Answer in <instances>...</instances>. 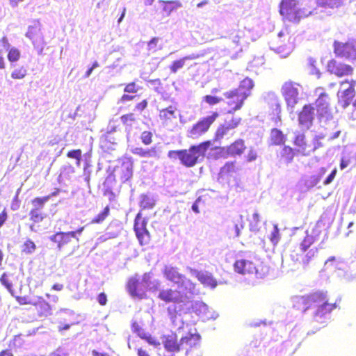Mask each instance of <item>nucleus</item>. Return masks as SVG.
<instances>
[{
	"label": "nucleus",
	"mask_w": 356,
	"mask_h": 356,
	"mask_svg": "<svg viewBox=\"0 0 356 356\" xmlns=\"http://www.w3.org/2000/svg\"><path fill=\"white\" fill-rule=\"evenodd\" d=\"M270 140L273 144L279 145L285 143V136L281 130L275 128L270 131Z\"/></svg>",
	"instance_id": "nucleus-33"
},
{
	"label": "nucleus",
	"mask_w": 356,
	"mask_h": 356,
	"mask_svg": "<svg viewBox=\"0 0 356 356\" xmlns=\"http://www.w3.org/2000/svg\"><path fill=\"white\" fill-rule=\"evenodd\" d=\"M297 0H282L280 3V13L284 22L298 24L300 22L312 14V11H306L297 8Z\"/></svg>",
	"instance_id": "nucleus-3"
},
{
	"label": "nucleus",
	"mask_w": 356,
	"mask_h": 356,
	"mask_svg": "<svg viewBox=\"0 0 356 356\" xmlns=\"http://www.w3.org/2000/svg\"><path fill=\"white\" fill-rule=\"evenodd\" d=\"M139 88L136 86V81L128 83L124 88V92L127 93H136Z\"/></svg>",
	"instance_id": "nucleus-52"
},
{
	"label": "nucleus",
	"mask_w": 356,
	"mask_h": 356,
	"mask_svg": "<svg viewBox=\"0 0 356 356\" xmlns=\"http://www.w3.org/2000/svg\"><path fill=\"white\" fill-rule=\"evenodd\" d=\"M316 292L294 298L293 307L298 310L305 312L315 305Z\"/></svg>",
	"instance_id": "nucleus-19"
},
{
	"label": "nucleus",
	"mask_w": 356,
	"mask_h": 356,
	"mask_svg": "<svg viewBox=\"0 0 356 356\" xmlns=\"http://www.w3.org/2000/svg\"><path fill=\"white\" fill-rule=\"evenodd\" d=\"M131 152L142 158H155L159 159V151L157 147H152L151 148L145 149L143 147H135Z\"/></svg>",
	"instance_id": "nucleus-25"
},
{
	"label": "nucleus",
	"mask_w": 356,
	"mask_h": 356,
	"mask_svg": "<svg viewBox=\"0 0 356 356\" xmlns=\"http://www.w3.org/2000/svg\"><path fill=\"white\" fill-rule=\"evenodd\" d=\"M327 71L338 78H342L352 76L354 68L349 64L332 58L327 62Z\"/></svg>",
	"instance_id": "nucleus-11"
},
{
	"label": "nucleus",
	"mask_w": 356,
	"mask_h": 356,
	"mask_svg": "<svg viewBox=\"0 0 356 356\" xmlns=\"http://www.w3.org/2000/svg\"><path fill=\"white\" fill-rule=\"evenodd\" d=\"M219 115L220 114L218 111H213L210 115L200 119L189 130L190 136L193 138H197L204 134L218 118Z\"/></svg>",
	"instance_id": "nucleus-10"
},
{
	"label": "nucleus",
	"mask_w": 356,
	"mask_h": 356,
	"mask_svg": "<svg viewBox=\"0 0 356 356\" xmlns=\"http://www.w3.org/2000/svg\"><path fill=\"white\" fill-rule=\"evenodd\" d=\"M134 230L141 245L149 243L150 241V234L147 229V220L142 219L140 213L136 215L134 219Z\"/></svg>",
	"instance_id": "nucleus-14"
},
{
	"label": "nucleus",
	"mask_w": 356,
	"mask_h": 356,
	"mask_svg": "<svg viewBox=\"0 0 356 356\" xmlns=\"http://www.w3.org/2000/svg\"><path fill=\"white\" fill-rule=\"evenodd\" d=\"M316 4L321 8H335L342 6L341 0H316Z\"/></svg>",
	"instance_id": "nucleus-36"
},
{
	"label": "nucleus",
	"mask_w": 356,
	"mask_h": 356,
	"mask_svg": "<svg viewBox=\"0 0 356 356\" xmlns=\"http://www.w3.org/2000/svg\"><path fill=\"white\" fill-rule=\"evenodd\" d=\"M257 153L255 149L250 148L248 151V154L245 156V159L248 162H252L257 159Z\"/></svg>",
	"instance_id": "nucleus-56"
},
{
	"label": "nucleus",
	"mask_w": 356,
	"mask_h": 356,
	"mask_svg": "<svg viewBox=\"0 0 356 356\" xmlns=\"http://www.w3.org/2000/svg\"><path fill=\"white\" fill-rule=\"evenodd\" d=\"M315 241V237L307 232L306 235L300 243L299 248L300 252L302 253L306 252L302 259V262L304 265H308L318 252V249L316 248L309 249Z\"/></svg>",
	"instance_id": "nucleus-13"
},
{
	"label": "nucleus",
	"mask_w": 356,
	"mask_h": 356,
	"mask_svg": "<svg viewBox=\"0 0 356 356\" xmlns=\"http://www.w3.org/2000/svg\"><path fill=\"white\" fill-rule=\"evenodd\" d=\"M163 346L165 350L169 352H179L182 350L181 341L177 342V339L174 335L167 336L163 341Z\"/></svg>",
	"instance_id": "nucleus-29"
},
{
	"label": "nucleus",
	"mask_w": 356,
	"mask_h": 356,
	"mask_svg": "<svg viewBox=\"0 0 356 356\" xmlns=\"http://www.w3.org/2000/svg\"><path fill=\"white\" fill-rule=\"evenodd\" d=\"M163 101H169L171 104L165 108L159 110V118L164 124H169L177 118L178 111L177 104L173 99H163Z\"/></svg>",
	"instance_id": "nucleus-18"
},
{
	"label": "nucleus",
	"mask_w": 356,
	"mask_h": 356,
	"mask_svg": "<svg viewBox=\"0 0 356 356\" xmlns=\"http://www.w3.org/2000/svg\"><path fill=\"white\" fill-rule=\"evenodd\" d=\"M98 302L104 306L107 302V296L104 293H100L97 296Z\"/></svg>",
	"instance_id": "nucleus-64"
},
{
	"label": "nucleus",
	"mask_w": 356,
	"mask_h": 356,
	"mask_svg": "<svg viewBox=\"0 0 356 356\" xmlns=\"http://www.w3.org/2000/svg\"><path fill=\"white\" fill-rule=\"evenodd\" d=\"M75 238V232H56L52 235L50 240L57 244L59 250H61L65 246L67 245L72 242V239Z\"/></svg>",
	"instance_id": "nucleus-22"
},
{
	"label": "nucleus",
	"mask_w": 356,
	"mask_h": 356,
	"mask_svg": "<svg viewBox=\"0 0 356 356\" xmlns=\"http://www.w3.org/2000/svg\"><path fill=\"white\" fill-rule=\"evenodd\" d=\"M28 74L27 69L25 66L22 65L17 67H14L12 70L10 76L15 80H21L24 79Z\"/></svg>",
	"instance_id": "nucleus-37"
},
{
	"label": "nucleus",
	"mask_w": 356,
	"mask_h": 356,
	"mask_svg": "<svg viewBox=\"0 0 356 356\" xmlns=\"http://www.w3.org/2000/svg\"><path fill=\"white\" fill-rule=\"evenodd\" d=\"M0 282L9 291V292L12 293V284L6 273H3L1 275Z\"/></svg>",
	"instance_id": "nucleus-53"
},
{
	"label": "nucleus",
	"mask_w": 356,
	"mask_h": 356,
	"mask_svg": "<svg viewBox=\"0 0 356 356\" xmlns=\"http://www.w3.org/2000/svg\"><path fill=\"white\" fill-rule=\"evenodd\" d=\"M238 167L236 161H227L220 169L218 178L222 180L229 179L237 172Z\"/></svg>",
	"instance_id": "nucleus-23"
},
{
	"label": "nucleus",
	"mask_w": 356,
	"mask_h": 356,
	"mask_svg": "<svg viewBox=\"0 0 356 356\" xmlns=\"http://www.w3.org/2000/svg\"><path fill=\"white\" fill-rule=\"evenodd\" d=\"M8 219V213L6 209H3V211L0 213V227L3 226V225L6 222Z\"/></svg>",
	"instance_id": "nucleus-63"
},
{
	"label": "nucleus",
	"mask_w": 356,
	"mask_h": 356,
	"mask_svg": "<svg viewBox=\"0 0 356 356\" xmlns=\"http://www.w3.org/2000/svg\"><path fill=\"white\" fill-rule=\"evenodd\" d=\"M49 200V197H37L31 200L33 209H37L42 211L44 204Z\"/></svg>",
	"instance_id": "nucleus-45"
},
{
	"label": "nucleus",
	"mask_w": 356,
	"mask_h": 356,
	"mask_svg": "<svg viewBox=\"0 0 356 356\" xmlns=\"http://www.w3.org/2000/svg\"><path fill=\"white\" fill-rule=\"evenodd\" d=\"M323 138V136H316L314 139V144L312 145L307 142L304 133L296 132L293 140V145L295 147L294 149L297 154L308 156L316 149L323 146L320 142V140Z\"/></svg>",
	"instance_id": "nucleus-4"
},
{
	"label": "nucleus",
	"mask_w": 356,
	"mask_h": 356,
	"mask_svg": "<svg viewBox=\"0 0 356 356\" xmlns=\"http://www.w3.org/2000/svg\"><path fill=\"white\" fill-rule=\"evenodd\" d=\"M296 152L294 149L291 147L290 146H284L282 148V152H281V159L286 163H291L295 155Z\"/></svg>",
	"instance_id": "nucleus-34"
},
{
	"label": "nucleus",
	"mask_w": 356,
	"mask_h": 356,
	"mask_svg": "<svg viewBox=\"0 0 356 356\" xmlns=\"http://www.w3.org/2000/svg\"><path fill=\"white\" fill-rule=\"evenodd\" d=\"M241 118L239 117L232 116L229 120H225L222 124L233 130L241 124Z\"/></svg>",
	"instance_id": "nucleus-44"
},
{
	"label": "nucleus",
	"mask_w": 356,
	"mask_h": 356,
	"mask_svg": "<svg viewBox=\"0 0 356 356\" xmlns=\"http://www.w3.org/2000/svg\"><path fill=\"white\" fill-rule=\"evenodd\" d=\"M191 58L190 56H185L182 58H180L179 60H176L172 62L171 65L170 66V70L172 73L175 74L177 72V71L182 68L185 64V61L186 60L191 59Z\"/></svg>",
	"instance_id": "nucleus-40"
},
{
	"label": "nucleus",
	"mask_w": 356,
	"mask_h": 356,
	"mask_svg": "<svg viewBox=\"0 0 356 356\" xmlns=\"http://www.w3.org/2000/svg\"><path fill=\"white\" fill-rule=\"evenodd\" d=\"M317 116L319 119L330 115V97L328 94L321 92L315 101Z\"/></svg>",
	"instance_id": "nucleus-16"
},
{
	"label": "nucleus",
	"mask_w": 356,
	"mask_h": 356,
	"mask_svg": "<svg viewBox=\"0 0 356 356\" xmlns=\"http://www.w3.org/2000/svg\"><path fill=\"white\" fill-rule=\"evenodd\" d=\"M211 145L210 140H206L193 145L188 149L170 150L168 152V156L170 159L177 158L181 165L186 168H192L204 159Z\"/></svg>",
	"instance_id": "nucleus-2"
},
{
	"label": "nucleus",
	"mask_w": 356,
	"mask_h": 356,
	"mask_svg": "<svg viewBox=\"0 0 356 356\" xmlns=\"http://www.w3.org/2000/svg\"><path fill=\"white\" fill-rule=\"evenodd\" d=\"M147 105H148V102L147 99H143V101H141L140 102L138 103L136 106H135V109L140 111V112H143L145 109L147 108Z\"/></svg>",
	"instance_id": "nucleus-58"
},
{
	"label": "nucleus",
	"mask_w": 356,
	"mask_h": 356,
	"mask_svg": "<svg viewBox=\"0 0 356 356\" xmlns=\"http://www.w3.org/2000/svg\"><path fill=\"white\" fill-rule=\"evenodd\" d=\"M127 289L132 297L143 298L144 292L140 289V282L136 277H131L127 282Z\"/></svg>",
	"instance_id": "nucleus-28"
},
{
	"label": "nucleus",
	"mask_w": 356,
	"mask_h": 356,
	"mask_svg": "<svg viewBox=\"0 0 356 356\" xmlns=\"http://www.w3.org/2000/svg\"><path fill=\"white\" fill-rule=\"evenodd\" d=\"M163 274L166 280L176 284L179 287H184L190 290L195 288V284L180 273L175 267L165 266L163 270Z\"/></svg>",
	"instance_id": "nucleus-8"
},
{
	"label": "nucleus",
	"mask_w": 356,
	"mask_h": 356,
	"mask_svg": "<svg viewBox=\"0 0 356 356\" xmlns=\"http://www.w3.org/2000/svg\"><path fill=\"white\" fill-rule=\"evenodd\" d=\"M158 298L165 303L174 304L172 307L167 308L168 314L172 321H175L181 312L200 315L207 309L205 304L190 300L185 293L177 289H163L160 291Z\"/></svg>",
	"instance_id": "nucleus-1"
},
{
	"label": "nucleus",
	"mask_w": 356,
	"mask_h": 356,
	"mask_svg": "<svg viewBox=\"0 0 356 356\" xmlns=\"http://www.w3.org/2000/svg\"><path fill=\"white\" fill-rule=\"evenodd\" d=\"M32 305L39 316L47 317L51 314V307L49 302L41 296L34 297Z\"/></svg>",
	"instance_id": "nucleus-21"
},
{
	"label": "nucleus",
	"mask_w": 356,
	"mask_h": 356,
	"mask_svg": "<svg viewBox=\"0 0 356 356\" xmlns=\"http://www.w3.org/2000/svg\"><path fill=\"white\" fill-rule=\"evenodd\" d=\"M0 42L2 44V47L1 48L3 49V51L8 50L9 48H10V44L8 42V38L6 36H3L1 38Z\"/></svg>",
	"instance_id": "nucleus-62"
},
{
	"label": "nucleus",
	"mask_w": 356,
	"mask_h": 356,
	"mask_svg": "<svg viewBox=\"0 0 356 356\" xmlns=\"http://www.w3.org/2000/svg\"><path fill=\"white\" fill-rule=\"evenodd\" d=\"M161 13L163 15L169 16L174 10L181 7L179 1H159Z\"/></svg>",
	"instance_id": "nucleus-27"
},
{
	"label": "nucleus",
	"mask_w": 356,
	"mask_h": 356,
	"mask_svg": "<svg viewBox=\"0 0 356 356\" xmlns=\"http://www.w3.org/2000/svg\"><path fill=\"white\" fill-rule=\"evenodd\" d=\"M6 51H8V59L11 64L19 60L21 57V53L18 49L13 47L9 48V49ZM11 65L13 66V65Z\"/></svg>",
	"instance_id": "nucleus-41"
},
{
	"label": "nucleus",
	"mask_w": 356,
	"mask_h": 356,
	"mask_svg": "<svg viewBox=\"0 0 356 356\" xmlns=\"http://www.w3.org/2000/svg\"><path fill=\"white\" fill-rule=\"evenodd\" d=\"M120 120L124 126L131 127L133 123L136 122V118L134 113H129L122 115L120 117Z\"/></svg>",
	"instance_id": "nucleus-43"
},
{
	"label": "nucleus",
	"mask_w": 356,
	"mask_h": 356,
	"mask_svg": "<svg viewBox=\"0 0 356 356\" xmlns=\"http://www.w3.org/2000/svg\"><path fill=\"white\" fill-rule=\"evenodd\" d=\"M110 215V207L106 206L104 209L91 220L92 224H101Z\"/></svg>",
	"instance_id": "nucleus-38"
},
{
	"label": "nucleus",
	"mask_w": 356,
	"mask_h": 356,
	"mask_svg": "<svg viewBox=\"0 0 356 356\" xmlns=\"http://www.w3.org/2000/svg\"><path fill=\"white\" fill-rule=\"evenodd\" d=\"M36 250V245L33 241L27 239L22 245V251L26 254H32Z\"/></svg>",
	"instance_id": "nucleus-46"
},
{
	"label": "nucleus",
	"mask_w": 356,
	"mask_h": 356,
	"mask_svg": "<svg viewBox=\"0 0 356 356\" xmlns=\"http://www.w3.org/2000/svg\"><path fill=\"white\" fill-rule=\"evenodd\" d=\"M15 298L16 301L21 305H32L33 301H34V298H31L30 297L26 296H15Z\"/></svg>",
	"instance_id": "nucleus-51"
},
{
	"label": "nucleus",
	"mask_w": 356,
	"mask_h": 356,
	"mask_svg": "<svg viewBox=\"0 0 356 356\" xmlns=\"http://www.w3.org/2000/svg\"><path fill=\"white\" fill-rule=\"evenodd\" d=\"M314 303V307L317 308L314 314L316 318H321L332 312L337 307V301L331 300L327 293L323 291H316Z\"/></svg>",
	"instance_id": "nucleus-7"
},
{
	"label": "nucleus",
	"mask_w": 356,
	"mask_h": 356,
	"mask_svg": "<svg viewBox=\"0 0 356 356\" xmlns=\"http://www.w3.org/2000/svg\"><path fill=\"white\" fill-rule=\"evenodd\" d=\"M224 104L226 106L227 113L233 114L240 110L244 105L247 95L238 92L235 89L228 90L223 94Z\"/></svg>",
	"instance_id": "nucleus-6"
},
{
	"label": "nucleus",
	"mask_w": 356,
	"mask_h": 356,
	"mask_svg": "<svg viewBox=\"0 0 356 356\" xmlns=\"http://www.w3.org/2000/svg\"><path fill=\"white\" fill-rule=\"evenodd\" d=\"M82 154V152L80 149L70 150L67 153V156L70 159H79V156Z\"/></svg>",
	"instance_id": "nucleus-57"
},
{
	"label": "nucleus",
	"mask_w": 356,
	"mask_h": 356,
	"mask_svg": "<svg viewBox=\"0 0 356 356\" xmlns=\"http://www.w3.org/2000/svg\"><path fill=\"white\" fill-rule=\"evenodd\" d=\"M243 228V226L241 225L240 227L235 224L232 228L231 231L234 230L233 233H230L231 236L233 237H238L240 235L241 229Z\"/></svg>",
	"instance_id": "nucleus-61"
},
{
	"label": "nucleus",
	"mask_w": 356,
	"mask_h": 356,
	"mask_svg": "<svg viewBox=\"0 0 356 356\" xmlns=\"http://www.w3.org/2000/svg\"><path fill=\"white\" fill-rule=\"evenodd\" d=\"M30 220L38 223L42 222L46 217L44 213L37 209H31L29 212Z\"/></svg>",
	"instance_id": "nucleus-39"
},
{
	"label": "nucleus",
	"mask_w": 356,
	"mask_h": 356,
	"mask_svg": "<svg viewBox=\"0 0 356 356\" xmlns=\"http://www.w3.org/2000/svg\"><path fill=\"white\" fill-rule=\"evenodd\" d=\"M231 131L232 129L229 127H227L223 124H220L215 131L213 140L220 141Z\"/></svg>",
	"instance_id": "nucleus-35"
},
{
	"label": "nucleus",
	"mask_w": 356,
	"mask_h": 356,
	"mask_svg": "<svg viewBox=\"0 0 356 356\" xmlns=\"http://www.w3.org/2000/svg\"><path fill=\"white\" fill-rule=\"evenodd\" d=\"M201 337L199 334H188L181 339L182 350L188 353L192 348L197 346L200 342Z\"/></svg>",
	"instance_id": "nucleus-24"
},
{
	"label": "nucleus",
	"mask_w": 356,
	"mask_h": 356,
	"mask_svg": "<svg viewBox=\"0 0 356 356\" xmlns=\"http://www.w3.org/2000/svg\"><path fill=\"white\" fill-rule=\"evenodd\" d=\"M245 140L238 138L226 147L220 148V154L223 158L241 156L246 149Z\"/></svg>",
	"instance_id": "nucleus-15"
},
{
	"label": "nucleus",
	"mask_w": 356,
	"mask_h": 356,
	"mask_svg": "<svg viewBox=\"0 0 356 356\" xmlns=\"http://www.w3.org/2000/svg\"><path fill=\"white\" fill-rule=\"evenodd\" d=\"M131 330L134 333H136L139 337H140L141 334L145 332V331L142 329L139 323L136 321H134L131 323Z\"/></svg>",
	"instance_id": "nucleus-55"
},
{
	"label": "nucleus",
	"mask_w": 356,
	"mask_h": 356,
	"mask_svg": "<svg viewBox=\"0 0 356 356\" xmlns=\"http://www.w3.org/2000/svg\"><path fill=\"white\" fill-rule=\"evenodd\" d=\"M356 81L352 80L350 82L349 87L342 91L337 92L338 104L342 108H346L353 102V98L355 96V86Z\"/></svg>",
	"instance_id": "nucleus-17"
},
{
	"label": "nucleus",
	"mask_w": 356,
	"mask_h": 356,
	"mask_svg": "<svg viewBox=\"0 0 356 356\" xmlns=\"http://www.w3.org/2000/svg\"><path fill=\"white\" fill-rule=\"evenodd\" d=\"M234 270L241 275H254L257 277H262L266 272L263 267L257 265L252 261L238 259L234 264Z\"/></svg>",
	"instance_id": "nucleus-9"
},
{
	"label": "nucleus",
	"mask_w": 356,
	"mask_h": 356,
	"mask_svg": "<svg viewBox=\"0 0 356 356\" xmlns=\"http://www.w3.org/2000/svg\"><path fill=\"white\" fill-rule=\"evenodd\" d=\"M155 205L154 201L147 195H143L140 201V207L143 209H152Z\"/></svg>",
	"instance_id": "nucleus-42"
},
{
	"label": "nucleus",
	"mask_w": 356,
	"mask_h": 356,
	"mask_svg": "<svg viewBox=\"0 0 356 356\" xmlns=\"http://www.w3.org/2000/svg\"><path fill=\"white\" fill-rule=\"evenodd\" d=\"M337 175V169H334L332 172L327 176V177L324 180L323 184L328 185L332 182L335 176Z\"/></svg>",
	"instance_id": "nucleus-60"
},
{
	"label": "nucleus",
	"mask_w": 356,
	"mask_h": 356,
	"mask_svg": "<svg viewBox=\"0 0 356 356\" xmlns=\"http://www.w3.org/2000/svg\"><path fill=\"white\" fill-rule=\"evenodd\" d=\"M196 277L205 286L214 288L217 285V282L213 277L211 274L207 273L198 272L196 274Z\"/></svg>",
	"instance_id": "nucleus-31"
},
{
	"label": "nucleus",
	"mask_w": 356,
	"mask_h": 356,
	"mask_svg": "<svg viewBox=\"0 0 356 356\" xmlns=\"http://www.w3.org/2000/svg\"><path fill=\"white\" fill-rule=\"evenodd\" d=\"M134 164L131 158L123 161L120 167V179L122 182L129 180L133 176Z\"/></svg>",
	"instance_id": "nucleus-26"
},
{
	"label": "nucleus",
	"mask_w": 356,
	"mask_h": 356,
	"mask_svg": "<svg viewBox=\"0 0 356 356\" xmlns=\"http://www.w3.org/2000/svg\"><path fill=\"white\" fill-rule=\"evenodd\" d=\"M350 160L349 156H342L340 161V168L343 170L347 168L350 163Z\"/></svg>",
	"instance_id": "nucleus-59"
},
{
	"label": "nucleus",
	"mask_w": 356,
	"mask_h": 356,
	"mask_svg": "<svg viewBox=\"0 0 356 356\" xmlns=\"http://www.w3.org/2000/svg\"><path fill=\"white\" fill-rule=\"evenodd\" d=\"M314 108L312 104H305L298 113L299 124L309 129L313 124Z\"/></svg>",
	"instance_id": "nucleus-20"
},
{
	"label": "nucleus",
	"mask_w": 356,
	"mask_h": 356,
	"mask_svg": "<svg viewBox=\"0 0 356 356\" xmlns=\"http://www.w3.org/2000/svg\"><path fill=\"white\" fill-rule=\"evenodd\" d=\"M333 52L336 57L350 61H356V41L348 40L343 42L334 40Z\"/></svg>",
	"instance_id": "nucleus-5"
},
{
	"label": "nucleus",
	"mask_w": 356,
	"mask_h": 356,
	"mask_svg": "<svg viewBox=\"0 0 356 356\" xmlns=\"http://www.w3.org/2000/svg\"><path fill=\"white\" fill-rule=\"evenodd\" d=\"M159 40V38L154 37L147 42V49L149 51L155 52L161 49V47L158 45Z\"/></svg>",
	"instance_id": "nucleus-49"
},
{
	"label": "nucleus",
	"mask_w": 356,
	"mask_h": 356,
	"mask_svg": "<svg viewBox=\"0 0 356 356\" xmlns=\"http://www.w3.org/2000/svg\"><path fill=\"white\" fill-rule=\"evenodd\" d=\"M299 84L291 81H286L282 86V95L286 103L287 107L293 109L298 102Z\"/></svg>",
	"instance_id": "nucleus-12"
},
{
	"label": "nucleus",
	"mask_w": 356,
	"mask_h": 356,
	"mask_svg": "<svg viewBox=\"0 0 356 356\" xmlns=\"http://www.w3.org/2000/svg\"><path fill=\"white\" fill-rule=\"evenodd\" d=\"M115 183V177L113 174H109L105 179L103 185L105 187L103 194L108 196L110 201H113L115 199V194L112 191L111 187Z\"/></svg>",
	"instance_id": "nucleus-30"
},
{
	"label": "nucleus",
	"mask_w": 356,
	"mask_h": 356,
	"mask_svg": "<svg viewBox=\"0 0 356 356\" xmlns=\"http://www.w3.org/2000/svg\"><path fill=\"white\" fill-rule=\"evenodd\" d=\"M141 339H145L148 343L158 346L160 345L159 341L154 337L151 336L149 334L146 333L145 332L141 334L140 337Z\"/></svg>",
	"instance_id": "nucleus-50"
},
{
	"label": "nucleus",
	"mask_w": 356,
	"mask_h": 356,
	"mask_svg": "<svg viewBox=\"0 0 356 356\" xmlns=\"http://www.w3.org/2000/svg\"><path fill=\"white\" fill-rule=\"evenodd\" d=\"M254 87L253 81L248 77H245L241 82L238 88H234L238 92H243L247 95V98L250 96L251 90Z\"/></svg>",
	"instance_id": "nucleus-32"
},
{
	"label": "nucleus",
	"mask_w": 356,
	"mask_h": 356,
	"mask_svg": "<svg viewBox=\"0 0 356 356\" xmlns=\"http://www.w3.org/2000/svg\"><path fill=\"white\" fill-rule=\"evenodd\" d=\"M202 101L209 106H214L222 102V99L217 96L207 95L202 97Z\"/></svg>",
	"instance_id": "nucleus-48"
},
{
	"label": "nucleus",
	"mask_w": 356,
	"mask_h": 356,
	"mask_svg": "<svg viewBox=\"0 0 356 356\" xmlns=\"http://www.w3.org/2000/svg\"><path fill=\"white\" fill-rule=\"evenodd\" d=\"M153 134L150 131H144L140 136L142 143L145 145H149L153 141Z\"/></svg>",
	"instance_id": "nucleus-47"
},
{
	"label": "nucleus",
	"mask_w": 356,
	"mask_h": 356,
	"mask_svg": "<svg viewBox=\"0 0 356 356\" xmlns=\"http://www.w3.org/2000/svg\"><path fill=\"white\" fill-rule=\"evenodd\" d=\"M270 240L273 243H277L280 240L279 229L277 225H275L273 231L271 232Z\"/></svg>",
	"instance_id": "nucleus-54"
}]
</instances>
